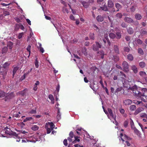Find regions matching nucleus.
Wrapping results in <instances>:
<instances>
[{
    "mask_svg": "<svg viewBox=\"0 0 147 147\" xmlns=\"http://www.w3.org/2000/svg\"><path fill=\"white\" fill-rule=\"evenodd\" d=\"M74 134V133L71 131L69 134V136L67 138V139L69 142V145L72 144H74V141L75 138V137Z\"/></svg>",
    "mask_w": 147,
    "mask_h": 147,
    "instance_id": "obj_3",
    "label": "nucleus"
},
{
    "mask_svg": "<svg viewBox=\"0 0 147 147\" xmlns=\"http://www.w3.org/2000/svg\"><path fill=\"white\" fill-rule=\"evenodd\" d=\"M63 144L65 146H67V139H65L63 142Z\"/></svg>",
    "mask_w": 147,
    "mask_h": 147,
    "instance_id": "obj_64",
    "label": "nucleus"
},
{
    "mask_svg": "<svg viewBox=\"0 0 147 147\" xmlns=\"http://www.w3.org/2000/svg\"><path fill=\"white\" fill-rule=\"evenodd\" d=\"M124 20L125 22L128 23H133L134 22L133 20L130 18L125 17Z\"/></svg>",
    "mask_w": 147,
    "mask_h": 147,
    "instance_id": "obj_9",
    "label": "nucleus"
},
{
    "mask_svg": "<svg viewBox=\"0 0 147 147\" xmlns=\"http://www.w3.org/2000/svg\"><path fill=\"white\" fill-rule=\"evenodd\" d=\"M130 109L131 111H134L136 109V106L133 105H131L130 107Z\"/></svg>",
    "mask_w": 147,
    "mask_h": 147,
    "instance_id": "obj_44",
    "label": "nucleus"
},
{
    "mask_svg": "<svg viewBox=\"0 0 147 147\" xmlns=\"http://www.w3.org/2000/svg\"><path fill=\"white\" fill-rule=\"evenodd\" d=\"M124 50L125 51L127 52H129L130 50L129 48L128 47H125Z\"/></svg>",
    "mask_w": 147,
    "mask_h": 147,
    "instance_id": "obj_57",
    "label": "nucleus"
},
{
    "mask_svg": "<svg viewBox=\"0 0 147 147\" xmlns=\"http://www.w3.org/2000/svg\"><path fill=\"white\" fill-rule=\"evenodd\" d=\"M49 98L51 100H54V97L53 95L52 94H50L49 95Z\"/></svg>",
    "mask_w": 147,
    "mask_h": 147,
    "instance_id": "obj_60",
    "label": "nucleus"
},
{
    "mask_svg": "<svg viewBox=\"0 0 147 147\" xmlns=\"http://www.w3.org/2000/svg\"><path fill=\"white\" fill-rule=\"evenodd\" d=\"M128 124V122L127 121H125L124 123V126L125 127H126Z\"/></svg>",
    "mask_w": 147,
    "mask_h": 147,
    "instance_id": "obj_63",
    "label": "nucleus"
},
{
    "mask_svg": "<svg viewBox=\"0 0 147 147\" xmlns=\"http://www.w3.org/2000/svg\"><path fill=\"white\" fill-rule=\"evenodd\" d=\"M75 138L74 141V144L76 143L77 142H79L80 141V140L79 139V138H80V137L75 136Z\"/></svg>",
    "mask_w": 147,
    "mask_h": 147,
    "instance_id": "obj_34",
    "label": "nucleus"
},
{
    "mask_svg": "<svg viewBox=\"0 0 147 147\" xmlns=\"http://www.w3.org/2000/svg\"><path fill=\"white\" fill-rule=\"evenodd\" d=\"M10 63L9 62H5V63L3 65V66L4 68H7L9 65Z\"/></svg>",
    "mask_w": 147,
    "mask_h": 147,
    "instance_id": "obj_31",
    "label": "nucleus"
},
{
    "mask_svg": "<svg viewBox=\"0 0 147 147\" xmlns=\"http://www.w3.org/2000/svg\"><path fill=\"white\" fill-rule=\"evenodd\" d=\"M108 112L110 115V116H108V118H109L111 120V119H113L114 121H113V122L115 123L116 125H117V123L116 121V116L115 115L113 114L112 110L111 109L108 108Z\"/></svg>",
    "mask_w": 147,
    "mask_h": 147,
    "instance_id": "obj_4",
    "label": "nucleus"
},
{
    "mask_svg": "<svg viewBox=\"0 0 147 147\" xmlns=\"http://www.w3.org/2000/svg\"><path fill=\"white\" fill-rule=\"evenodd\" d=\"M127 59L129 61H132L134 59L133 56L131 54H129L127 56Z\"/></svg>",
    "mask_w": 147,
    "mask_h": 147,
    "instance_id": "obj_22",
    "label": "nucleus"
},
{
    "mask_svg": "<svg viewBox=\"0 0 147 147\" xmlns=\"http://www.w3.org/2000/svg\"><path fill=\"white\" fill-rule=\"evenodd\" d=\"M143 110V109L142 108H139L137 109L135 112V113L136 114H138L140 112L142 111Z\"/></svg>",
    "mask_w": 147,
    "mask_h": 147,
    "instance_id": "obj_32",
    "label": "nucleus"
},
{
    "mask_svg": "<svg viewBox=\"0 0 147 147\" xmlns=\"http://www.w3.org/2000/svg\"><path fill=\"white\" fill-rule=\"evenodd\" d=\"M105 37L106 40L104 39L103 40V41L104 42V43H106L107 41V42L109 43V41L108 38V36L105 35Z\"/></svg>",
    "mask_w": 147,
    "mask_h": 147,
    "instance_id": "obj_43",
    "label": "nucleus"
},
{
    "mask_svg": "<svg viewBox=\"0 0 147 147\" xmlns=\"http://www.w3.org/2000/svg\"><path fill=\"white\" fill-rule=\"evenodd\" d=\"M23 35H24V33H23V32L21 33H20V34H19L18 36V38L19 39L21 38L22 37Z\"/></svg>",
    "mask_w": 147,
    "mask_h": 147,
    "instance_id": "obj_58",
    "label": "nucleus"
},
{
    "mask_svg": "<svg viewBox=\"0 0 147 147\" xmlns=\"http://www.w3.org/2000/svg\"><path fill=\"white\" fill-rule=\"evenodd\" d=\"M20 114V112L18 113H15L13 114V117H20V115H19V114Z\"/></svg>",
    "mask_w": 147,
    "mask_h": 147,
    "instance_id": "obj_48",
    "label": "nucleus"
},
{
    "mask_svg": "<svg viewBox=\"0 0 147 147\" xmlns=\"http://www.w3.org/2000/svg\"><path fill=\"white\" fill-rule=\"evenodd\" d=\"M98 56H100V57L102 59L104 58V53L103 51H101L98 52Z\"/></svg>",
    "mask_w": 147,
    "mask_h": 147,
    "instance_id": "obj_17",
    "label": "nucleus"
},
{
    "mask_svg": "<svg viewBox=\"0 0 147 147\" xmlns=\"http://www.w3.org/2000/svg\"><path fill=\"white\" fill-rule=\"evenodd\" d=\"M136 8V6L135 5L132 6L130 8L131 11L134 12L135 11Z\"/></svg>",
    "mask_w": 147,
    "mask_h": 147,
    "instance_id": "obj_55",
    "label": "nucleus"
},
{
    "mask_svg": "<svg viewBox=\"0 0 147 147\" xmlns=\"http://www.w3.org/2000/svg\"><path fill=\"white\" fill-rule=\"evenodd\" d=\"M31 128L33 130L36 131L38 129L39 127L37 125H34L32 126Z\"/></svg>",
    "mask_w": 147,
    "mask_h": 147,
    "instance_id": "obj_28",
    "label": "nucleus"
},
{
    "mask_svg": "<svg viewBox=\"0 0 147 147\" xmlns=\"http://www.w3.org/2000/svg\"><path fill=\"white\" fill-rule=\"evenodd\" d=\"M60 89V85L59 84H58L56 88V94H57V95H58L59 92V91Z\"/></svg>",
    "mask_w": 147,
    "mask_h": 147,
    "instance_id": "obj_37",
    "label": "nucleus"
},
{
    "mask_svg": "<svg viewBox=\"0 0 147 147\" xmlns=\"http://www.w3.org/2000/svg\"><path fill=\"white\" fill-rule=\"evenodd\" d=\"M122 15L121 13H118L116 15V17L118 18H122Z\"/></svg>",
    "mask_w": 147,
    "mask_h": 147,
    "instance_id": "obj_46",
    "label": "nucleus"
},
{
    "mask_svg": "<svg viewBox=\"0 0 147 147\" xmlns=\"http://www.w3.org/2000/svg\"><path fill=\"white\" fill-rule=\"evenodd\" d=\"M146 65V64L145 63L143 62L142 61L139 63V66L141 68L144 67Z\"/></svg>",
    "mask_w": 147,
    "mask_h": 147,
    "instance_id": "obj_33",
    "label": "nucleus"
},
{
    "mask_svg": "<svg viewBox=\"0 0 147 147\" xmlns=\"http://www.w3.org/2000/svg\"><path fill=\"white\" fill-rule=\"evenodd\" d=\"M138 53L141 55H143L144 52L143 50L141 48H139L138 49Z\"/></svg>",
    "mask_w": 147,
    "mask_h": 147,
    "instance_id": "obj_49",
    "label": "nucleus"
},
{
    "mask_svg": "<svg viewBox=\"0 0 147 147\" xmlns=\"http://www.w3.org/2000/svg\"><path fill=\"white\" fill-rule=\"evenodd\" d=\"M82 3L83 6L86 8H87L89 5V3L85 1L82 2Z\"/></svg>",
    "mask_w": 147,
    "mask_h": 147,
    "instance_id": "obj_19",
    "label": "nucleus"
},
{
    "mask_svg": "<svg viewBox=\"0 0 147 147\" xmlns=\"http://www.w3.org/2000/svg\"><path fill=\"white\" fill-rule=\"evenodd\" d=\"M120 136L121 140L123 141L124 142L125 140H130L131 138L128 137L125 134H124V135L122 134L121 133L120 134Z\"/></svg>",
    "mask_w": 147,
    "mask_h": 147,
    "instance_id": "obj_7",
    "label": "nucleus"
},
{
    "mask_svg": "<svg viewBox=\"0 0 147 147\" xmlns=\"http://www.w3.org/2000/svg\"><path fill=\"white\" fill-rule=\"evenodd\" d=\"M38 44H39V47H38V48L39 49L40 51L42 53H44V50L43 48H42L41 47V44L40 43H39Z\"/></svg>",
    "mask_w": 147,
    "mask_h": 147,
    "instance_id": "obj_30",
    "label": "nucleus"
},
{
    "mask_svg": "<svg viewBox=\"0 0 147 147\" xmlns=\"http://www.w3.org/2000/svg\"><path fill=\"white\" fill-rule=\"evenodd\" d=\"M136 41L137 43L139 44H141L142 42V41L140 39H137L136 40Z\"/></svg>",
    "mask_w": 147,
    "mask_h": 147,
    "instance_id": "obj_54",
    "label": "nucleus"
},
{
    "mask_svg": "<svg viewBox=\"0 0 147 147\" xmlns=\"http://www.w3.org/2000/svg\"><path fill=\"white\" fill-rule=\"evenodd\" d=\"M114 48L115 52L117 53H119V51L117 46L116 45H114Z\"/></svg>",
    "mask_w": 147,
    "mask_h": 147,
    "instance_id": "obj_36",
    "label": "nucleus"
},
{
    "mask_svg": "<svg viewBox=\"0 0 147 147\" xmlns=\"http://www.w3.org/2000/svg\"><path fill=\"white\" fill-rule=\"evenodd\" d=\"M6 94L2 91L0 90V98H2L5 97Z\"/></svg>",
    "mask_w": 147,
    "mask_h": 147,
    "instance_id": "obj_29",
    "label": "nucleus"
},
{
    "mask_svg": "<svg viewBox=\"0 0 147 147\" xmlns=\"http://www.w3.org/2000/svg\"><path fill=\"white\" fill-rule=\"evenodd\" d=\"M27 91V89H25L23 90L20 92L18 93L20 94L21 95H24L26 93V92Z\"/></svg>",
    "mask_w": 147,
    "mask_h": 147,
    "instance_id": "obj_26",
    "label": "nucleus"
},
{
    "mask_svg": "<svg viewBox=\"0 0 147 147\" xmlns=\"http://www.w3.org/2000/svg\"><path fill=\"white\" fill-rule=\"evenodd\" d=\"M115 7L117 9V11H118L119 9L121 8V5L118 3H117L115 4Z\"/></svg>",
    "mask_w": 147,
    "mask_h": 147,
    "instance_id": "obj_21",
    "label": "nucleus"
},
{
    "mask_svg": "<svg viewBox=\"0 0 147 147\" xmlns=\"http://www.w3.org/2000/svg\"><path fill=\"white\" fill-rule=\"evenodd\" d=\"M131 67V69L134 73L136 74L138 72V69L135 65H132Z\"/></svg>",
    "mask_w": 147,
    "mask_h": 147,
    "instance_id": "obj_10",
    "label": "nucleus"
},
{
    "mask_svg": "<svg viewBox=\"0 0 147 147\" xmlns=\"http://www.w3.org/2000/svg\"><path fill=\"white\" fill-rule=\"evenodd\" d=\"M123 86L125 87H126V88L128 89H130L131 90H132L133 91V92L135 94V96H138L140 97H141V96H142L143 95V92H142L141 93V92L140 91H139L138 89H136V88H134L136 87V86H134L133 88H131L129 86V85L127 86H125V84H124V83H123Z\"/></svg>",
    "mask_w": 147,
    "mask_h": 147,
    "instance_id": "obj_1",
    "label": "nucleus"
},
{
    "mask_svg": "<svg viewBox=\"0 0 147 147\" xmlns=\"http://www.w3.org/2000/svg\"><path fill=\"white\" fill-rule=\"evenodd\" d=\"M14 96V95L13 93H11L10 94H6V96L5 97H6L8 99H10Z\"/></svg>",
    "mask_w": 147,
    "mask_h": 147,
    "instance_id": "obj_13",
    "label": "nucleus"
},
{
    "mask_svg": "<svg viewBox=\"0 0 147 147\" xmlns=\"http://www.w3.org/2000/svg\"><path fill=\"white\" fill-rule=\"evenodd\" d=\"M131 103V100L129 99L125 100L123 101V103L125 105H130Z\"/></svg>",
    "mask_w": 147,
    "mask_h": 147,
    "instance_id": "obj_14",
    "label": "nucleus"
},
{
    "mask_svg": "<svg viewBox=\"0 0 147 147\" xmlns=\"http://www.w3.org/2000/svg\"><path fill=\"white\" fill-rule=\"evenodd\" d=\"M140 116L141 117L143 118L142 120L144 121H147V114L145 113H142L140 114Z\"/></svg>",
    "mask_w": 147,
    "mask_h": 147,
    "instance_id": "obj_8",
    "label": "nucleus"
},
{
    "mask_svg": "<svg viewBox=\"0 0 147 147\" xmlns=\"http://www.w3.org/2000/svg\"><path fill=\"white\" fill-rule=\"evenodd\" d=\"M114 5L113 3L111 1H109L108 3V6L110 8L112 7Z\"/></svg>",
    "mask_w": 147,
    "mask_h": 147,
    "instance_id": "obj_25",
    "label": "nucleus"
},
{
    "mask_svg": "<svg viewBox=\"0 0 147 147\" xmlns=\"http://www.w3.org/2000/svg\"><path fill=\"white\" fill-rule=\"evenodd\" d=\"M121 25L123 28H125L127 26V25L124 22L122 23L121 24Z\"/></svg>",
    "mask_w": 147,
    "mask_h": 147,
    "instance_id": "obj_62",
    "label": "nucleus"
},
{
    "mask_svg": "<svg viewBox=\"0 0 147 147\" xmlns=\"http://www.w3.org/2000/svg\"><path fill=\"white\" fill-rule=\"evenodd\" d=\"M62 11H63V12L64 13H68L69 12L68 9L65 7H64L63 8Z\"/></svg>",
    "mask_w": 147,
    "mask_h": 147,
    "instance_id": "obj_51",
    "label": "nucleus"
},
{
    "mask_svg": "<svg viewBox=\"0 0 147 147\" xmlns=\"http://www.w3.org/2000/svg\"><path fill=\"white\" fill-rule=\"evenodd\" d=\"M82 53L84 54L85 56H86L87 55V53L86 52V49L85 48L82 49Z\"/></svg>",
    "mask_w": 147,
    "mask_h": 147,
    "instance_id": "obj_41",
    "label": "nucleus"
},
{
    "mask_svg": "<svg viewBox=\"0 0 147 147\" xmlns=\"http://www.w3.org/2000/svg\"><path fill=\"white\" fill-rule=\"evenodd\" d=\"M141 91L142 92H143V94L145 95L144 97L147 100V88H143Z\"/></svg>",
    "mask_w": 147,
    "mask_h": 147,
    "instance_id": "obj_12",
    "label": "nucleus"
},
{
    "mask_svg": "<svg viewBox=\"0 0 147 147\" xmlns=\"http://www.w3.org/2000/svg\"><path fill=\"white\" fill-rule=\"evenodd\" d=\"M97 20L99 22H102L104 20V18L101 16H98L96 18Z\"/></svg>",
    "mask_w": 147,
    "mask_h": 147,
    "instance_id": "obj_16",
    "label": "nucleus"
},
{
    "mask_svg": "<svg viewBox=\"0 0 147 147\" xmlns=\"http://www.w3.org/2000/svg\"><path fill=\"white\" fill-rule=\"evenodd\" d=\"M103 0H97V3L98 4L100 5L103 4Z\"/></svg>",
    "mask_w": 147,
    "mask_h": 147,
    "instance_id": "obj_61",
    "label": "nucleus"
},
{
    "mask_svg": "<svg viewBox=\"0 0 147 147\" xmlns=\"http://www.w3.org/2000/svg\"><path fill=\"white\" fill-rule=\"evenodd\" d=\"M18 67H14L13 71V76L15 73H16V71L18 69Z\"/></svg>",
    "mask_w": 147,
    "mask_h": 147,
    "instance_id": "obj_47",
    "label": "nucleus"
},
{
    "mask_svg": "<svg viewBox=\"0 0 147 147\" xmlns=\"http://www.w3.org/2000/svg\"><path fill=\"white\" fill-rule=\"evenodd\" d=\"M101 45L97 42H96V44H94L93 45V49L94 51H97L98 50L99 48H101Z\"/></svg>",
    "mask_w": 147,
    "mask_h": 147,
    "instance_id": "obj_6",
    "label": "nucleus"
},
{
    "mask_svg": "<svg viewBox=\"0 0 147 147\" xmlns=\"http://www.w3.org/2000/svg\"><path fill=\"white\" fill-rule=\"evenodd\" d=\"M61 114L60 113L59 110L58 109L57 115V118L58 119V121L61 119Z\"/></svg>",
    "mask_w": 147,
    "mask_h": 147,
    "instance_id": "obj_39",
    "label": "nucleus"
},
{
    "mask_svg": "<svg viewBox=\"0 0 147 147\" xmlns=\"http://www.w3.org/2000/svg\"><path fill=\"white\" fill-rule=\"evenodd\" d=\"M8 51V48L7 47H4L2 48L1 53L3 54L5 53Z\"/></svg>",
    "mask_w": 147,
    "mask_h": 147,
    "instance_id": "obj_20",
    "label": "nucleus"
},
{
    "mask_svg": "<svg viewBox=\"0 0 147 147\" xmlns=\"http://www.w3.org/2000/svg\"><path fill=\"white\" fill-rule=\"evenodd\" d=\"M35 67L36 68H38V61L37 60V59H36L35 62Z\"/></svg>",
    "mask_w": 147,
    "mask_h": 147,
    "instance_id": "obj_52",
    "label": "nucleus"
},
{
    "mask_svg": "<svg viewBox=\"0 0 147 147\" xmlns=\"http://www.w3.org/2000/svg\"><path fill=\"white\" fill-rule=\"evenodd\" d=\"M116 38L117 39H119L121 37V34L119 32H117L116 33Z\"/></svg>",
    "mask_w": 147,
    "mask_h": 147,
    "instance_id": "obj_53",
    "label": "nucleus"
},
{
    "mask_svg": "<svg viewBox=\"0 0 147 147\" xmlns=\"http://www.w3.org/2000/svg\"><path fill=\"white\" fill-rule=\"evenodd\" d=\"M109 36L112 39L116 37L115 34L112 32L110 33L109 34Z\"/></svg>",
    "mask_w": 147,
    "mask_h": 147,
    "instance_id": "obj_35",
    "label": "nucleus"
},
{
    "mask_svg": "<svg viewBox=\"0 0 147 147\" xmlns=\"http://www.w3.org/2000/svg\"><path fill=\"white\" fill-rule=\"evenodd\" d=\"M90 38L92 39H94V34L93 33H91L90 34Z\"/></svg>",
    "mask_w": 147,
    "mask_h": 147,
    "instance_id": "obj_56",
    "label": "nucleus"
},
{
    "mask_svg": "<svg viewBox=\"0 0 147 147\" xmlns=\"http://www.w3.org/2000/svg\"><path fill=\"white\" fill-rule=\"evenodd\" d=\"M122 90L124 91L123 90V88L121 87L117 88L116 89L115 92V94L116 95H117L119 92L121 91Z\"/></svg>",
    "mask_w": 147,
    "mask_h": 147,
    "instance_id": "obj_15",
    "label": "nucleus"
},
{
    "mask_svg": "<svg viewBox=\"0 0 147 147\" xmlns=\"http://www.w3.org/2000/svg\"><path fill=\"white\" fill-rule=\"evenodd\" d=\"M135 16L136 19L138 20H140L142 18L141 15L139 13H136Z\"/></svg>",
    "mask_w": 147,
    "mask_h": 147,
    "instance_id": "obj_18",
    "label": "nucleus"
},
{
    "mask_svg": "<svg viewBox=\"0 0 147 147\" xmlns=\"http://www.w3.org/2000/svg\"><path fill=\"white\" fill-rule=\"evenodd\" d=\"M31 48V46L30 45H29L27 48V51L29 52V55L28 56V57L30 56V55Z\"/></svg>",
    "mask_w": 147,
    "mask_h": 147,
    "instance_id": "obj_42",
    "label": "nucleus"
},
{
    "mask_svg": "<svg viewBox=\"0 0 147 147\" xmlns=\"http://www.w3.org/2000/svg\"><path fill=\"white\" fill-rule=\"evenodd\" d=\"M142 92L143 95L142 96H141L140 97L141 98V99L142 100L144 101V102H146V99L144 98V96H145V95H144V94H143V92Z\"/></svg>",
    "mask_w": 147,
    "mask_h": 147,
    "instance_id": "obj_45",
    "label": "nucleus"
},
{
    "mask_svg": "<svg viewBox=\"0 0 147 147\" xmlns=\"http://www.w3.org/2000/svg\"><path fill=\"white\" fill-rule=\"evenodd\" d=\"M128 32L129 34H131L133 33L134 31L132 28L129 27L127 29Z\"/></svg>",
    "mask_w": 147,
    "mask_h": 147,
    "instance_id": "obj_23",
    "label": "nucleus"
},
{
    "mask_svg": "<svg viewBox=\"0 0 147 147\" xmlns=\"http://www.w3.org/2000/svg\"><path fill=\"white\" fill-rule=\"evenodd\" d=\"M12 45L13 43L9 41L7 42V46L9 47V49L11 50L12 49Z\"/></svg>",
    "mask_w": 147,
    "mask_h": 147,
    "instance_id": "obj_24",
    "label": "nucleus"
},
{
    "mask_svg": "<svg viewBox=\"0 0 147 147\" xmlns=\"http://www.w3.org/2000/svg\"><path fill=\"white\" fill-rule=\"evenodd\" d=\"M18 125L19 127L22 128H23L25 125V124L23 122H20L18 123Z\"/></svg>",
    "mask_w": 147,
    "mask_h": 147,
    "instance_id": "obj_40",
    "label": "nucleus"
},
{
    "mask_svg": "<svg viewBox=\"0 0 147 147\" xmlns=\"http://www.w3.org/2000/svg\"><path fill=\"white\" fill-rule=\"evenodd\" d=\"M55 125L52 122L47 123L45 125V128L47 129V133H50L51 131L55 128Z\"/></svg>",
    "mask_w": 147,
    "mask_h": 147,
    "instance_id": "obj_2",
    "label": "nucleus"
},
{
    "mask_svg": "<svg viewBox=\"0 0 147 147\" xmlns=\"http://www.w3.org/2000/svg\"><path fill=\"white\" fill-rule=\"evenodd\" d=\"M147 32L144 29H142L141 30V33L143 35H145L147 34Z\"/></svg>",
    "mask_w": 147,
    "mask_h": 147,
    "instance_id": "obj_50",
    "label": "nucleus"
},
{
    "mask_svg": "<svg viewBox=\"0 0 147 147\" xmlns=\"http://www.w3.org/2000/svg\"><path fill=\"white\" fill-rule=\"evenodd\" d=\"M3 14L4 16L8 15L9 14V13L7 11H4L3 12Z\"/></svg>",
    "mask_w": 147,
    "mask_h": 147,
    "instance_id": "obj_59",
    "label": "nucleus"
},
{
    "mask_svg": "<svg viewBox=\"0 0 147 147\" xmlns=\"http://www.w3.org/2000/svg\"><path fill=\"white\" fill-rule=\"evenodd\" d=\"M5 133L6 134L9 135L11 134V131L10 129L8 127H6L5 128Z\"/></svg>",
    "mask_w": 147,
    "mask_h": 147,
    "instance_id": "obj_11",
    "label": "nucleus"
},
{
    "mask_svg": "<svg viewBox=\"0 0 147 147\" xmlns=\"http://www.w3.org/2000/svg\"><path fill=\"white\" fill-rule=\"evenodd\" d=\"M122 65L123 67V70L126 72L128 71L129 66L127 63L125 61H123L122 63Z\"/></svg>",
    "mask_w": 147,
    "mask_h": 147,
    "instance_id": "obj_5",
    "label": "nucleus"
},
{
    "mask_svg": "<svg viewBox=\"0 0 147 147\" xmlns=\"http://www.w3.org/2000/svg\"><path fill=\"white\" fill-rule=\"evenodd\" d=\"M100 8L103 10L107 11H108V8L106 6L104 5L103 6L101 7Z\"/></svg>",
    "mask_w": 147,
    "mask_h": 147,
    "instance_id": "obj_38",
    "label": "nucleus"
},
{
    "mask_svg": "<svg viewBox=\"0 0 147 147\" xmlns=\"http://www.w3.org/2000/svg\"><path fill=\"white\" fill-rule=\"evenodd\" d=\"M139 74L141 76L144 78L146 76V73L143 71H140V72Z\"/></svg>",
    "mask_w": 147,
    "mask_h": 147,
    "instance_id": "obj_27",
    "label": "nucleus"
}]
</instances>
